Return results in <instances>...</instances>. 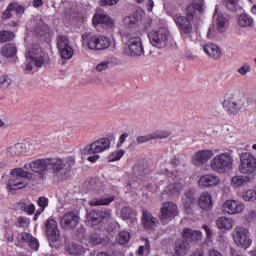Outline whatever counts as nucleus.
<instances>
[{"label": "nucleus", "instance_id": "1", "mask_svg": "<svg viewBox=\"0 0 256 256\" xmlns=\"http://www.w3.org/2000/svg\"><path fill=\"white\" fill-rule=\"evenodd\" d=\"M29 181H37L35 174L21 168L16 167L10 170V178L6 184L8 193L15 195L17 191L27 189L29 187Z\"/></svg>", "mask_w": 256, "mask_h": 256}, {"label": "nucleus", "instance_id": "2", "mask_svg": "<svg viewBox=\"0 0 256 256\" xmlns=\"http://www.w3.org/2000/svg\"><path fill=\"white\" fill-rule=\"evenodd\" d=\"M203 0H201L200 4H195V7L188 6L186 8V17L181 16L179 14H171V17L176 23V27H178L180 33H183V35H189L193 31V25L191 24L192 19L195 17V10L203 11Z\"/></svg>", "mask_w": 256, "mask_h": 256}, {"label": "nucleus", "instance_id": "3", "mask_svg": "<svg viewBox=\"0 0 256 256\" xmlns=\"http://www.w3.org/2000/svg\"><path fill=\"white\" fill-rule=\"evenodd\" d=\"M26 61H28L26 71H33V65H35V67H47L51 65V58H49L48 54L43 52L39 45H34L27 50Z\"/></svg>", "mask_w": 256, "mask_h": 256}, {"label": "nucleus", "instance_id": "4", "mask_svg": "<svg viewBox=\"0 0 256 256\" xmlns=\"http://www.w3.org/2000/svg\"><path fill=\"white\" fill-rule=\"evenodd\" d=\"M235 160L233 159V153L222 152L214 156L210 161V169L215 173L225 174L233 169Z\"/></svg>", "mask_w": 256, "mask_h": 256}, {"label": "nucleus", "instance_id": "5", "mask_svg": "<svg viewBox=\"0 0 256 256\" xmlns=\"http://www.w3.org/2000/svg\"><path fill=\"white\" fill-rule=\"evenodd\" d=\"M82 45L91 51H103L111 46V39L107 36L93 35L92 33H84L81 36Z\"/></svg>", "mask_w": 256, "mask_h": 256}, {"label": "nucleus", "instance_id": "6", "mask_svg": "<svg viewBox=\"0 0 256 256\" xmlns=\"http://www.w3.org/2000/svg\"><path fill=\"white\" fill-rule=\"evenodd\" d=\"M232 239L236 247L240 249H249L253 244V239L251 238V232L249 229L243 226H236L232 232Z\"/></svg>", "mask_w": 256, "mask_h": 256}, {"label": "nucleus", "instance_id": "7", "mask_svg": "<svg viewBox=\"0 0 256 256\" xmlns=\"http://www.w3.org/2000/svg\"><path fill=\"white\" fill-rule=\"evenodd\" d=\"M111 149V140L109 138H99L98 140L86 145L80 150L81 155H97L99 153H105Z\"/></svg>", "mask_w": 256, "mask_h": 256}, {"label": "nucleus", "instance_id": "8", "mask_svg": "<svg viewBox=\"0 0 256 256\" xmlns=\"http://www.w3.org/2000/svg\"><path fill=\"white\" fill-rule=\"evenodd\" d=\"M238 170L242 175H253L256 170V157L250 152H242L239 156Z\"/></svg>", "mask_w": 256, "mask_h": 256}, {"label": "nucleus", "instance_id": "9", "mask_svg": "<svg viewBox=\"0 0 256 256\" xmlns=\"http://www.w3.org/2000/svg\"><path fill=\"white\" fill-rule=\"evenodd\" d=\"M167 175L172 182L165 188L164 193L172 196L179 195L183 191V173L175 170L167 172Z\"/></svg>", "mask_w": 256, "mask_h": 256}, {"label": "nucleus", "instance_id": "10", "mask_svg": "<svg viewBox=\"0 0 256 256\" xmlns=\"http://www.w3.org/2000/svg\"><path fill=\"white\" fill-rule=\"evenodd\" d=\"M177 215H179V208L177 207V204L173 202H165L162 204L159 216L161 223L167 225V223L173 221Z\"/></svg>", "mask_w": 256, "mask_h": 256}, {"label": "nucleus", "instance_id": "11", "mask_svg": "<svg viewBox=\"0 0 256 256\" xmlns=\"http://www.w3.org/2000/svg\"><path fill=\"white\" fill-rule=\"evenodd\" d=\"M169 37V31L165 28H159L158 30L151 31L148 34V38L153 47L161 49L167 45V39Z\"/></svg>", "mask_w": 256, "mask_h": 256}, {"label": "nucleus", "instance_id": "12", "mask_svg": "<svg viewBox=\"0 0 256 256\" xmlns=\"http://www.w3.org/2000/svg\"><path fill=\"white\" fill-rule=\"evenodd\" d=\"M32 144H23V143H16L11 144L6 148L5 157L7 159H14V157H19L23 155V153H28L29 151H33Z\"/></svg>", "mask_w": 256, "mask_h": 256}, {"label": "nucleus", "instance_id": "13", "mask_svg": "<svg viewBox=\"0 0 256 256\" xmlns=\"http://www.w3.org/2000/svg\"><path fill=\"white\" fill-rule=\"evenodd\" d=\"M221 209L227 215H239L245 211V204L239 200L228 199L222 204Z\"/></svg>", "mask_w": 256, "mask_h": 256}, {"label": "nucleus", "instance_id": "14", "mask_svg": "<svg viewBox=\"0 0 256 256\" xmlns=\"http://www.w3.org/2000/svg\"><path fill=\"white\" fill-rule=\"evenodd\" d=\"M49 158L46 159H36L24 164V169L26 171H33V173H38V175H43L47 169H49Z\"/></svg>", "mask_w": 256, "mask_h": 256}, {"label": "nucleus", "instance_id": "15", "mask_svg": "<svg viewBox=\"0 0 256 256\" xmlns=\"http://www.w3.org/2000/svg\"><path fill=\"white\" fill-rule=\"evenodd\" d=\"M127 49L126 53L130 57H137L143 55V44L141 43L140 37H132L126 43Z\"/></svg>", "mask_w": 256, "mask_h": 256}, {"label": "nucleus", "instance_id": "16", "mask_svg": "<svg viewBox=\"0 0 256 256\" xmlns=\"http://www.w3.org/2000/svg\"><path fill=\"white\" fill-rule=\"evenodd\" d=\"M49 167L56 175H63L68 169H71V163L67 159L52 158L49 159Z\"/></svg>", "mask_w": 256, "mask_h": 256}, {"label": "nucleus", "instance_id": "17", "mask_svg": "<svg viewBox=\"0 0 256 256\" xmlns=\"http://www.w3.org/2000/svg\"><path fill=\"white\" fill-rule=\"evenodd\" d=\"M57 47L62 59H71L73 57V48L69 46L67 36H59Z\"/></svg>", "mask_w": 256, "mask_h": 256}, {"label": "nucleus", "instance_id": "18", "mask_svg": "<svg viewBox=\"0 0 256 256\" xmlns=\"http://www.w3.org/2000/svg\"><path fill=\"white\" fill-rule=\"evenodd\" d=\"M222 105L230 117H235L241 111V107H243V104L233 97L226 98Z\"/></svg>", "mask_w": 256, "mask_h": 256}, {"label": "nucleus", "instance_id": "19", "mask_svg": "<svg viewBox=\"0 0 256 256\" xmlns=\"http://www.w3.org/2000/svg\"><path fill=\"white\" fill-rule=\"evenodd\" d=\"M219 183H221V177L213 173L202 175L198 181V185L201 189L217 187Z\"/></svg>", "mask_w": 256, "mask_h": 256}, {"label": "nucleus", "instance_id": "20", "mask_svg": "<svg viewBox=\"0 0 256 256\" xmlns=\"http://www.w3.org/2000/svg\"><path fill=\"white\" fill-rule=\"evenodd\" d=\"M215 155L213 150L205 149L196 152L192 158L194 165H203L207 163Z\"/></svg>", "mask_w": 256, "mask_h": 256}, {"label": "nucleus", "instance_id": "21", "mask_svg": "<svg viewBox=\"0 0 256 256\" xmlns=\"http://www.w3.org/2000/svg\"><path fill=\"white\" fill-rule=\"evenodd\" d=\"M93 25H106L107 27H113L115 22L109 17V15L103 13V11H97L92 18Z\"/></svg>", "mask_w": 256, "mask_h": 256}, {"label": "nucleus", "instance_id": "22", "mask_svg": "<svg viewBox=\"0 0 256 256\" xmlns=\"http://www.w3.org/2000/svg\"><path fill=\"white\" fill-rule=\"evenodd\" d=\"M46 234L49 241H58L59 239V228H57V221L55 219H48L46 223Z\"/></svg>", "mask_w": 256, "mask_h": 256}, {"label": "nucleus", "instance_id": "23", "mask_svg": "<svg viewBox=\"0 0 256 256\" xmlns=\"http://www.w3.org/2000/svg\"><path fill=\"white\" fill-rule=\"evenodd\" d=\"M235 225V222L232 220V218L222 216L216 220V227L219 229V231H222V233H227V231H231Z\"/></svg>", "mask_w": 256, "mask_h": 256}, {"label": "nucleus", "instance_id": "24", "mask_svg": "<svg viewBox=\"0 0 256 256\" xmlns=\"http://www.w3.org/2000/svg\"><path fill=\"white\" fill-rule=\"evenodd\" d=\"M77 223H79V217L73 212L66 213L61 219V225L65 229L77 227Z\"/></svg>", "mask_w": 256, "mask_h": 256}, {"label": "nucleus", "instance_id": "25", "mask_svg": "<svg viewBox=\"0 0 256 256\" xmlns=\"http://www.w3.org/2000/svg\"><path fill=\"white\" fill-rule=\"evenodd\" d=\"M198 207L203 211H209L213 207V198L209 192H203L197 201Z\"/></svg>", "mask_w": 256, "mask_h": 256}, {"label": "nucleus", "instance_id": "26", "mask_svg": "<svg viewBox=\"0 0 256 256\" xmlns=\"http://www.w3.org/2000/svg\"><path fill=\"white\" fill-rule=\"evenodd\" d=\"M142 223L146 229H153V227H157V225H159V220L153 217L151 212L143 210Z\"/></svg>", "mask_w": 256, "mask_h": 256}, {"label": "nucleus", "instance_id": "27", "mask_svg": "<svg viewBox=\"0 0 256 256\" xmlns=\"http://www.w3.org/2000/svg\"><path fill=\"white\" fill-rule=\"evenodd\" d=\"M203 51L208 57H211V59H221V48H219L217 44H206L203 46Z\"/></svg>", "mask_w": 256, "mask_h": 256}, {"label": "nucleus", "instance_id": "28", "mask_svg": "<svg viewBox=\"0 0 256 256\" xmlns=\"http://www.w3.org/2000/svg\"><path fill=\"white\" fill-rule=\"evenodd\" d=\"M182 237H183V239H186L187 241H201V239H203V232H201L199 230L185 228L182 231Z\"/></svg>", "mask_w": 256, "mask_h": 256}, {"label": "nucleus", "instance_id": "29", "mask_svg": "<svg viewBox=\"0 0 256 256\" xmlns=\"http://www.w3.org/2000/svg\"><path fill=\"white\" fill-rule=\"evenodd\" d=\"M189 243L184 240H177L174 246V255L173 256H185L189 253Z\"/></svg>", "mask_w": 256, "mask_h": 256}, {"label": "nucleus", "instance_id": "30", "mask_svg": "<svg viewBox=\"0 0 256 256\" xmlns=\"http://www.w3.org/2000/svg\"><path fill=\"white\" fill-rule=\"evenodd\" d=\"M247 183H249V177L243 175L233 176L230 180V186L233 189H241V187L247 185Z\"/></svg>", "mask_w": 256, "mask_h": 256}, {"label": "nucleus", "instance_id": "31", "mask_svg": "<svg viewBox=\"0 0 256 256\" xmlns=\"http://www.w3.org/2000/svg\"><path fill=\"white\" fill-rule=\"evenodd\" d=\"M254 23L253 17L249 14L242 13L238 17V25L239 27H243L244 29H247L249 27H252Z\"/></svg>", "mask_w": 256, "mask_h": 256}, {"label": "nucleus", "instance_id": "32", "mask_svg": "<svg viewBox=\"0 0 256 256\" xmlns=\"http://www.w3.org/2000/svg\"><path fill=\"white\" fill-rule=\"evenodd\" d=\"M1 53L3 57H6L8 59L11 57H15V55H17V46L11 43L5 44L1 49Z\"/></svg>", "mask_w": 256, "mask_h": 256}, {"label": "nucleus", "instance_id": "33", "mask_svg": "<svg viewBox=\"0 0 256 256\" xmlns=\"http://www.w3.org/2000/svg\"><path fill=\"white\" fill-rule=\"evenodd\" d=\"M113 201H115V196H109L105 198H95L90 201L89 205H91V207H97L101 205H109L110 203H113Z\"/></svg>", "mask_w": 256, "mask_h": 256}, {"label": "nucleus", "instance_id": "34", "mask_svg": "<svg viewBox=\"0 0 256 256\" xmlns=\"http://www.w3.org/2000/svg\"><path fill=\"white\" fill-rule=\"evenodd\" d=\"M102 219H105V212L92 211L88 214V221L92 223V225L101 223Z\"/></svg>", "mask_w": 256, "mask_h": 256}, {"label": "nucleus", "instance_id": "35", "mask_svg": "<svg viewBox=\"0 0 256 256\" xmlns=\"http://www.w3.org/2000/svg\"><path fill=\"white\" fill-rule=\"evenodd\" d=\"M195 203V197H193V193L188 192L185 194V198L182 200V205L185 211H189L191 206Z\"/></svg>", "mask_w": 256, "mask_h": 256}, {"label": "nucleus", "instance_id": "36", "mask_svg": "<svg viewBox=\"0 0 256 256\" xmlns=\"http://www.w3.org/2000/svg\"><path fill=\"white\" fill-rule=\"evenodd\" d=\"M100 243H103V239L99 237V234H91L88 237V244L87 240H82V245H86L89 247V245H100Z\"/></svg>", "mask_w": 256, "mask_h": 256}, {"label": "nucleus", "instance_id": "37", "mask_svg": "<svg viewBox=\"0 0 256 256\" xmlns=\"http://www.w3.org/2000/svg\"><path fill=\"white\" fill-rule=\"evenodd\" d=\"M129 239H131V233L128 231H121L116 236V242L119 243V245H125L126 243H129Z\"/></svg>", "mask_w": 256, "mask_h": 256}, {"label": "nucleus", "instance_id": "38", "mask_svg": "<svg viewBox=\"0 0 256 256\" xmlns=\"http://www.w3.org/2000/svg\"><path fill=\"white\" fill-rule=\"evenodd\" d=\"M140 241L143 243L138 249V255H145V253H149L151 251V244L149 239L147 238H140Z\"/></svg>", "mask_w": 256, "mask_h": 256}, {"label": "nucleus", "instance_id": "39", "mask_svg": "<svg viewBox=\"0 0 256 256\" xmlns=\"http://www.w3.org/2000/svg\"><path fill=\"white\" fill-rule=\"evenodd\" d=\"M86 251H89V248L84 247L83 245L73 244L70 247L71 255H83V253H86Z\"/></svg>", "mask_w": 256, "mask_h": 256}, {"label": "nucleus", "instance_id": "40", "mask_svg": "<svg viewBox=\"0 0 256 256\" xmlns=\"http://www.w3.org/2000/svg\"><path fill=\"white\" fill-rule=\"evenodd\" d=\"M13 39H15V33L7 30L0 32V43H7L13 41Z\"/></svg>", "mask_w": 256, "mask_h": 256}, {"label": "nucleus", "instance_id": "41", "mask_svg": "<svg viewBox=\"0 0 256 256\" xmlns=\"http://www.w3.org/2000/svg\"><path fill=\"white\" fill-rule=\"evenodd\" d=\"M217 30L220 33L225 31V26L227 25V18L223 17V15H218L216 18Z\"/></svg>", "mask_w": 256, "mask_h": 256}, {"label": "nucleus", "instance_id": "42", "mask_svg": "<svg viewBox=\"0 0 256 256\" xmlns=\"http://www.w3.org/2000/svg\"><path fill=\"white\" fill-rule=\"evenodd\" d=\"M242 199L246 202L256 201V191L253 189L246 190L242 193Z\"/></svg>", "mask_w": 256, "mask_h": 256}, {"label": "nucleus", "instance_id": "43", "mask_svg": "<svg viewBox=\"0 0 256 256\" xmlns=\"http://www.w3.org/2000/svg\"><path fill=\"white\" fill-rule=\"evenodd\" d=\"M123 155H125V150H118L116 152H112L109 156H108V161L110 163H113L115 161H119V159H121V157H123Z\"/></svg>", "mask_w": 256, "mask_h": 256}, {"label": "nucleus", "instance_id": "44", "mask_svg": "<svg viewBox=\"0 0 256 256\" xmlns=\"http://www.w3.org/2000/svg\"><path fill=\"white\" fill-rule=\"evenodd\" d=\"M153 139H167V137H169L171 135V133H169V131H155L153 133L150 134Z\"/></svg>", "mask_w": 256, "mask_h": 256}, {"label": "nucleus", "instance_id": "45", "mask_svg": "<svg viewBox=\"0 0 256 256\" xmlns=\"http://www.w3.org/2000/svg\"><path fill=\"white\" fill-rule=\"evenodd\" d=\"M33 236L27 232H22L16 237L18 243H29Z\"/></svg>", "mask_w": 256, "mask_h": 256}, {"label": "nucleus", "instance_id": "46", "mask_svg": "<svg viewBox=\"0 0 256 256\" xmlns=\"http://www.w3.org/2000/svg\"><path fill=\"white\" fill-rule=\"evenodd\" d=\"M203 229H204L205 235H206L205 242L206 243H213V230H211V228H209L208 225H204Z\"/></svg>", "mask_w": 256, "mask_h": 256}, {"label": "nucleus", "instance_id": "47", "mask_svg": "<svg viewBox=\"0 0 256 256\" xmlns=\"http://www.w3.org/2000/svg\"><path fill=\"white\" fill-rule=\"evenodd\" d=\"M11 85V78L9 76L0 77V89H7Z\"/></svg>", "mask_w": 256, "mask_h": 256}, {"label": "nucleus", "instance_id": "48", "mask_svg": "<svg viewBox=\"0 0 256 256\" xmlns=\"http://www.w3.org/2000/svg\"><path fill=\"white\" fill-rule=\"evenodd\" d=\"M13 5L12 3L8 5V7L6 8V10L3 12L2 14V19H11V17H13Z\"/></svg>", "mask_w": 256, "mask_h": 256}, {"label": "nucleus", "instance_id": "49", "mask_svg": "<svg viewBox=\"0 0 256 256\" xmlns=\"http://www.w3.org/2000/svg\"><path fill=\"white\" fill-rule=\"evenodd\" d=\"M12 9L13 12L16 13V15H23L25 13V7L17 3H12Z\"/></svg>", "mask_w": 256, "mask_h": 256}, {"label": "nucleus", "instance_id": "50", "mask_svg": "<svg viewBox=\"0 0 256 256\" xmlns=\"http://www.w3.org/2000/svg\"><path fill=\"white\" fill-rule=\"evenodd\" d=\"M225 5L229 11H237V0H225Z\"/></svg>", "mask_w": 256, "mask_h": 256}, {"label": "nucleus", "instance_id": "51", "mask_svg": "<svg viewBox=\"0 0 256 256\" xmlns=\"http://www.w3.org/2000/svg\"><path fill=\"white\" fill-rule=\"evenodd\" d=\"M121 216H122V219L124 220L131 219V208H127V207L122 208Z\"/></svg>", "mask_w": 256, "mask_h": 256}, {"label": "nucleus", "instance_id": "52", "mask_svg": "<svg viewBox=\"0 0 256 256\" xmlns=\"http://www.w3.org/2000/svg\"><path fill=\"white\" fill-rule=\"evenodd\" d=\"M37 204L39 205L40 209H45V207L49 205V200L46 197H39Z\"/></svg>", "mask_w": 256, "mask_h": 256}, {"label": "nucleus", "instance_id": "53", "mask_svg": "<svg viewBox=\"0 0 256 256\" xmlns=\"http://www.w3.org/2000/svg\"><path fill=\"white\" fill-rule=\"evenodd\" d=\"M127 137H129L128 133H122L119 136L118 142H117V147H123V143H125V141H127Z\"/></svg>", "mask_w": 256, "mask_h": 256}, {"label": "nucleus", "instance_id": "54", "mask_svg": "<svg viewBox=\"0 0 256 256\" xmlns=\"http://www.w3.org/2000/svg\"><path fill=\"white\" fill-rule=\"evenodd\" d=\"M137 143H147L148 141H153L151 134H148L146 136H139L136 139Z\"/></svg>", "mask_w": 256, "mask_h": 256}, {"label": "nucleus", "instance_id": "55", "mask_svg": "<svg viewBox=\"0 0 256 256\" xmlns=\"http://www.w3.org/2000/svg\"><path fill=\"white\" fill-rule=\"evenodd\" d=\"M28 244L31 247V249H34V251H37V249H39V241H37L36 238H34L33 236L28 242Z\"/></svg>", "mask_w": 256, "mask_h": 256}, {"label": "nucleus", "instance_id": "56", "mask_svg": "<svg viewBox=\"0 0 256 256\" xmlns=\"http://www.w3.org/2000/svg\"><path fill=\"white\" fill-rule=\"evenodd\" d=\"M24 211L28 215H33V213H35V205L34 204H28V205L24 206Z\"/></svg>", "mask_w": 256, "mask_h": 256}, {"label": "nucleus", "instance_id": "57", "mask_svg": "<svg viewBox=\"0 0 256 256\" xmlns=\"http://www.w3.org/2000/svg\"><path fill=\"white\" fill-rule=\"evenodd\" d=\"M109 69V62H101L96 66V71H105Z\"/></svg>", "mask_w": 256, "mask_h": 256}, {"label": "nucleus", "instance_id": "58", "mask_svg": "<svg viewBox=\"0 0 256 256\" xmlns=\"http://www.w3.org/2000/svg\"><path fill=\"white\" fill-rule=\"evenodd\" d=\"M249 71H251V67L249 65L242 66L238 69V73H240V75H247Z\"/></svg>", "mask_w": 256, "mask_h": 256}, {"label": "nucleus", "instance_id": "59", "mask_svg": "<svg viewBox=\"0 0 256 256\" xmlns=\"http://www.w3.org/2000/svg\"><path fill=\"white\" fill-rule=\"evenodd\" d=\"M99 159H101V156L99 154H94L92 156H89L87 158V161H89V163H97Z\"/></svg>", "mask_w": 256, "mask_h": 256}, {"label": "nucleus", "instance_id": "60", "mask_svg": "<svg viewBox=\"0 0 256 256\" xmlns=\"http://www.w3.org/2000/svg\"><path fill=\"white\" fill-rule=\"evenodd\" d=\"M18 221H19L21 227H27V225H29V219H27L25 217H20Z\"/></svg>", "mask_w": 256, "mask_h": 256}, {"label": "nucleus", "instance_id": "61", "mask_svg": "<svg viewBox=\"0 0 256 256\" xmlns=\"http://www.w3.org/2000/svg\"><path fill=\"white\" fill-rule=\"evenodd\" d=\"M209 256H223V254H221V252H219L218 250L216 249H211L209 251Z\"/></svg>", "mask_w": 256, "mask_h": 256}, {"label": "nucleus", "instance_id": "62", "mask_svg": "<svg viewBox=\"0 0 256 256\" xmlns=\"http://www.w3.org/2000/svg\"><path fill=\"white\" fill-rule=\"evenodd\" d=\"M119 0H104V5H117Z\"/></svg>", "mask_w": 256, "mask_h": 256}, {"label": "nucleus", "instance_id": "63", "mask_svg": "<svg viewBox=\"0 0 256 256\" xmlns=\"http://www.w3.org/2000/svg\"><path fill=\"white\" fill-rule=\"evenodd\" d=\"M42 5H43V0H34L33 1L34 7H42Z\"/></svg>", "mask_w": 256, "mask_h": 256}, {"label": "nucleus", "instance_id": "64", "mask_svg": "<svg viewBox=\"0 0 256 256\" xmlns=\"http://www.w3.org/2000/svg\"><path fill=\"white\" fill-rule=\"evenodd\" d=\"M203 250H196L192 256H203Z\"/></svg>", "mask_w": 256, "mask_h": 256}]
</instances>
